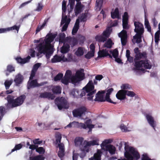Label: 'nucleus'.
<instances>
[{
    "label": "nucleus",
    "mask_w": 160,
    "mask_h": 160,
    "mask_svg": "<svg viewBox=\"0 0 160 160\" xmlns=\"http://www.w3.org/2000/svg\"><path fill=\"white\" fill-rule=\"evenodd\" d=\"M66 2L65 0H63L62 2V15L64 16L65 15V12L66 11Z\"/></svg>",
    "instance_id": "47"
},
{
    "label": "nucleus",
    "mask_w": 160,
    "mask_h": 160,
    "mask_svg": "<svg viewBox=\"0 0 160 160\" xmlns=\"http://www.w3.org/2000/svg\"><path fill=\"white\" fill-rule=\"evenodd\" d=\"M5 109L3 106H0V121H1L5 114Z\"/></svg>",
    "instance_id": "48"
},
{
    "label": "nucleus",
    "mask_w": 160,
    "mask_h": 160,
    "mask_svg": "<svg viewBox=\"0 0 160 160\" xmlns=\"http://www.w3.org/2000/svg\"><path fill=\"white\" fill-rule=\"evenodd\" d=\"M36 151L40 154H44L45 152V149L42 147H39L37 148Z\"/></svg>",
    "instance_id": "53"
},
{
    "label": "nucleus",
    "mask_w": 160,
    "mask_h": 160,
    "mask_svg": "<svg viewBox=\"0 0 160 160\" xmlns=\"http://www.w3.org/2000/svg\"><path fill=\"white\" fill-rule=\"evenodd\" d=\"M92 121L91 119L87 120L85 122L86 128H88L90 129H91L94 127V125L92 124Z\"/></svg>",
    "instance_id": "38"
},
{
    "label": "nucleus",
    "mask_w": 160,
    "mask_h": 160,
    "mask_svg": "<svg viewBox=\"0 0 160 160\" xmlns=\"http://www.w3.org/2000/svg\"><path fill=\"white\" fill-rule=\"evenodd\" d=\"M22 145L21 143L16 145L15 146L14 148L12 150L11 152H12L16 150H19L22 148Z\"/></svg>",
    "instance_id": "62"
},
{
    "label": "nucleus",
    "mask_w": 160,
    "mask_h": 160,
    "mask_svg": "<svg viewBox=\"0 0 160 160\" xmlns=\"http://www.w3.org/2000/svg\"><path fill=\"white\" fill-rule=\"evenodd\" d=\"M144 25L145 28H147V31L150 33L152 32V29L149 22L147 18H145Z\"/></svg>",
    "instance_id": "36"
},
{
    "label": "nucleus",
    "mask_w": 160,
    "mask_h": 160,
    "mask_svg": "<svg viewBox=\"0 0 160 160\" xmlns=\"http://www.w3.org/2000/svg\"><path fill=\"white\" fill-rule=\"evenodd\" d=\"M103 0H97L96 2V6L97 7L96 9H97L98 8V10H100L103 3Z\"/></svg>",
    "instance_id": "43"
},
{
    "label": "nucleus",
    "mask_w": 160,
    "mask_h": 160,
    "mask_svg": "<svg viewBox=\"0 0 160 160\" xmlns=\"http://www.w3.org/2000/svg\"><path fill=\"white\" fill-rule=\"evenodd\" d=\"M105 99V101H106L109 103H113L114 104H116L117 103L116 102H113L112 101L110 98V95L106 94Z\"/></svg>",
    "instance_id": "61"
},
{
    "label": "nucleus",
    "mask_w": 160,
    "mask_h": 160,
    "mask_svg": "<svg viewBox=\"0 0 160 160\" xmlns=\"http://www.w3.org/2000/svg\"><path fill=\"white\" fill-rule=\"evenodd\" d=\"M75 123V127H77L78 128H80V129L83 128V129H86V125L83 123H79L78 122H74V123Z\"/></svg>",
    "instance_id": "40"
},
{
    "label": "nucleus",
    "mask_w": 160,
    "mask_h": 160,
    "mask_svg": "<svg viewBox=\"0 0 160 160\" xmlns=\"http://www.w3.org/2000/svg\"><path fill=\"white\" fill-rule=\"evenodd\" d=\"M59 41L60 43H65L66 35L64 33H61L59 35Z\"/></svg>",
    "instance_id": "42"
},
{
    "label": "nucleus",
    "mask_w": 160,
    "mask_h": 160,
    "mask_svg": "<svg viewBox=\"0 0 160 160\" xmlns=\"http://www.w3.org/2000/svg\"><path fill=\"white\" fill-rule=\"evenodd\" d=\"M43 7V6L42 5V2H40L38 3V6L34 11L40 12L42 9Z\"/></svg>",
    "instance_id": "51"
},
{
    "label": "nucleus",
    "mask_w": 160,
    "mask_h": 160,
    "mask_svg": "<svg viewBox=\"0 0 160 160\" xmlns=\"http://www.w3.org/2000/svg\"><path fill=\"white\" fill-rule=\"evenodd\" d=\"M125 93L126 95L131 97H134L136 95V94L133 92L127 90H125Z\"/></svg>",
    "instance_id": "55"
},
{
    "label": "nucleus",
    "mask_w": 160,
    "mask_h": 160,
    "mask_svg": "<svg viewBox=\"0 0 160 160\" xmlns=\"http://www.w3.org/2000/svg\"><path fill=\"white\" fill-rule=\"evenodd\" d=\"M83 71V69H81L80 70L77 71L75 74V75L81 80L83 79L84 76V73L82 72Z\"/></svg>",
    "instance_id": "29"
},
{
    "label": "nucleus",
    "mask_w": 160,
    "mask_h": 160,
    "mask_svg": "<svg viewBox=\"0 0 160 160\" xmlns=\"http://www.w3.org/2000/svg\"><path fill=\"white\" fill-rule=\"evenodd\" d=\"M138 60H134V66L136 68H140L143 67L145 69H150L152 66L148 62V60H141L138 61Z\"/></svg>",
    "instance_id": "6"
},
{
    "label": "nucleus",
    "mask_w": 160,
    "mask_h": 160,
    "mask_svg": "<svg viewBox=\"0 0 160 160\" xmlns=\"http://www.w3.org/2000/svg\"><path fill=\"white\" fill-rule=\"evenodd\" d=\"M124 157L126 158H123L122 160H138L140 158V155L138 151L134 148L129 146L127 145L126 142H125Z\"/></svg>",
    "instance_id": "1"
},
{
    "label": "nucleus",
    "mask_w": 160,
    "mask_h": 160,
    "mask_svg": "<svg viewBox=\"0 0 160 160\" xmlns=\"http://www.w3.org/2000/svg\"><path fill=\"white\" fill-rule=\"evenodd\" d=\"M70 45L69 44L63 43V46L61 48V52L63 54H65L68 52L70 50Z\"/></svg>",
    "instance_id": "22"
},
{
    "label": "nucleus",
    "mask_w": 160,
    "mask_h": 160,
    "mask_svg": "<svg viewBox=\"0 0 160 160\" xmlns=\"http://www.w3.org/2000/svg\"><path fill=\"white\" fill-rule=\"evenodd\" d=\"M55 103L59 110L62 109H67L69 107V104L67 100L63 97L56 98L55 99Z\"/></svg>",
    "instance_id": "5"
},
{
    "label": "nucleus",
    "mask_w": 160,
    "mask_h": 160,
    "mask_svg": "<svg viewBox=\"0 0 160 160\" xmlns=\"http://www.w3.org/2000/svg\"><path fill=\"white\" fill-rule=\"evenodd\" d=\"M53 48H52L51 49L48 50V51L46 52L45 53V54L47 59H49L52 54L53 53Z\"/></svg>",
    "instance_id": "50"
},
{
    "label": "nucleus",
    "mask_w": 160,
    "mask_h": 160,
    "mask_svg": "<svg viewBox=\"0 0 160 160\" xmlns=\"http://www.w3.org/2000/svg\"><path fill=\"white\" fill-rule=\"evenodd\" d=\"M15 70V68L12 65H9L7 66V69L5 71V74L7 76H8L10 73L12 72Z\"/></svg>",
    "instance_id": "31"
},
{
    "label": "nucleus",
    "mask_w": 160,
    "mask_h": 160,
    "mask_svg": "<svg viewBox=\"0 0 160 160\" xmlns=\"http://www.w3.org/2000/svg\"><path fill=\"white\" fill-rule=\"evenodd\" d=\"M23 79V76L20 73L18 74L16 76L14 81L16 85L18 86L19 84H21Z\"/></svg>",
    "instance_id": "19"
},
{
    "label": "nucleus",
    "mask_w": 160,
    "mask_h": 160,
    "mask_svg": "<svg viewBox=\"0 0 160 160\" xmlns=\"http://www.w3.org/2000/svg\"><path fill=\"white\" fill-rule=\"evenodd\" d=\"M94 54L91 52H89L85 55V57L86 58L88 59L93 57L94 56Z\"/></svg>",
    "instance_id": "63"
},
{
    "label": "nucleus",
    "mask_w": 160,
    "mask_h": 160,
    "mask_svg": "<svg viewBox=\"0 0 160 160\" xmlns=\"http://www.w3.org/2000/svg\"><path fill=\"white\" fill-rule=\"evenodd\" d=\"M46 23V22L45 21L43 22L42 25L41 26H38L37 27L36 30V34L39 32L45 26Z\"/></svg>",
    "instance_id": "54"
},
{
    "label": "nucleus",
    "mask_w": 160,
    "mask_h": 160,
    "mask_svg": "<svg viewBox=\"0 0 160 160\" xmlns=\"http://www.w3.org/2000/svg\"><path fill=\"white\" fill-rule=\"evenodd\" d=\"M12 82V80H6L4 82V85L5 86L6 89H9L10 86L11 85Z\"/></svg>",
    "instance_id": "60"
},
{
    "label": "nucleus",
    "mask_w": 160,
    "mask_h": 160,
    "mask_svg": "<svg viewBox=\"0 0 160 160\" xmlns=\"http://www.w3.org/2000/svg\"><path fill=\"white\" fill-rule=\"evenodd\" d=\"M118 36L121 38L127 37V32L124 30H123L118 34Z\"/></svg>",
    "instance_id": "56"
},
{
    "label": "nucleus",
    "mask_w": 160,
    "mask_h": 160,
    "mask_svg": "<svg viewBox=\"0 0 160 160\" xmlns=\"http://www.w3.org/2000/svg\"><path fill=\"white\" fill-rule=\"evenodd\" d=\"M84 51L82 48L81 47H79L78 48L77 50L75 52V54L76 56L78 57L81 56L83 55Z\"/></svg>",
    "instance_id": "39"
},
{
    "label": "nucleus",
    "mask_w": 160,
    "mask_h": 160,
    "mask_svg": "<svg viewBox=\"0 0 160 160\" xmlns=\"http://www.w3.org/2000/svg\"><path fill=\"white\" fill-rule=\"evenodd\" d=\"M160 31H157L155 34V41L156 43H158L160 38Z\"/></svg>",
    "instance_id": "57"
},
{
    "label": "nucleus",
    "mask_w": 160,
    "mask_h": 160,
    "mask_svg": "<svg viewBox=\"0 0 160 160\" xmlns=\"http://www.w3.org/2000/svg\"><path fill=\"white\" fill-rule=\"evenodd\" d=\"M84 139L82 137H78L76 138L75 140V144L76 146H79L81 151H84L82 149L84 148V146L86 144V143L83 142Z\"/></svg>",
    "instance_id": "12"
},
{
    "label": "nucleus",
    "mask_w": 160,
    "mask_h": 160,
    "mask_svg": "<svg viewBox=\"0 0 160 160\" xmlns=\"http://www.w3.org/2000/svg\"><path fill=\"white\" fill-rule=\"evenodd\" d=\"M75 0H69V4L70 5V8L68 9V15L70 17V13L73 10L75 4Z\"/></svg>",
    "instance_id": "27"
},
{
    "label": "nucleus",
    "mask_w": 160,
    "mask_h": 160,
    "mask_svg": "<svg viewBox=\"0 0 160 160\" xmlns=\"http://www.w3.org/2000/svg\"><path fill=\"white\" fill-rule=\"evenodd\" d=\"M134 24L135 27L134 31L136 34L133 37L132 41L134 44L135 42L139 43L142 42V38L143 37L144 26L142 23L138 22L135 21Z\"/></svg>",
    "instance_id": "2"
},
{
    "label": "nucleus",
    "mask_w": 160,
    "mask_h": 160,
    "mask_svg": "<svg viewBox=\"0 0 160 160\" xmlns=\"http://www.w3.org/2000/svg\"><path fill=\"white\" fill-rule=\"evenodd\" d=\"M106 150L108 151L111 154H115L116 148L113 145L111 144L108 145L106 146Z\"/></svg>",
    "instance_id": "26"
},
{
    "label": "nucleus",
    "mask_w": 160,
    "mask_h": 160,
    "mask_svg": "<svg viewBox=\"0 0 160 160\" xmlns=\"http://www.w3.org/2000/svg\"><path fill=\"white\" fill-rule=\"evenodd\" d=\"M70 78H68V77H66V76H64V77L62 78L61 80V82L65 85H67L70 82Z\"/></svg>",
    "instance_id": "44"
},
{
    "label": "nucleus",
    "mask_w": 160,
    "mask_h": 160,
    "mask_svg": "<svg viewBox=\"0 0 160 160\" xmlns=\"http://www.w3.org/2000/svg\"><path fill=\"white\" fill-rule=\"evenodd\" d=\"M114 43L112 42L111 38H109L107 42H106L103 45L104 47L107 48H110L112 47Z\"/></svg>",
    "instance_id": "33"
},
{
    "label": "nucleus",
    "mask_w": 160,
    "mask_h": 160,
    "mask_svg": "<svg viewBox=\"0 0 160 160\" xmlns=\"http://www.w3.org/2000/svg\"><path fill=\"white\" fill-rule=\"evenodd\" d=\"M95 39L97 41L99 42H104L107 40L106 38L103 37L102 34L96 35L95 37Z\"/></svg>",
    "instance_id": "34"
},
{
    "label": "nucleus",
    "mask_w": 160,
    "mask_h": 160,
    "mask_svg": "<svg viewBox=\"0 0 160 160\" xmlns=\"http://www.w3.org/2000/svg\"><path fill=\"white\" fill-rule=\"evenodd\" d=\"M57 35V34H48L47 35V38L44 40L45 44L49 47L50 48H53V46L51 44V43L53 41Z\"/></svg>",
    "instance_id": "9"
},
{
    "label": "nucleus",
    "mask_w": 160,
    "mask_h": 160,
    "mask_svg": "<svg viewBox=\"0 0 160 160\" xmlns=\"http://www.w3.org/2000/svg\"><path fill=\"white\" fill-rule=\"evenodd\" d=\"M110 52L112 54L113 57L115 58H116L118 56V52L116 49H114L113 51H112L111 50L110 51Z\"/></svg>",
    "instance_id": "59"
},
{
    "label": "nucleus",
    "mask_w": 160,
    "mask_h": 160,
    "mask_svg": "<svg viewBox=\"0 0 160 160\" xmlns=\"http://www.w3.org/2000/svg\"><path fill=\"white\" fill-rule=\"evenodd\" d=\"M71 81L73 83H76L81 81V80L75 75V76H73L71 78Z\"/></svg>",
    "instance_id": "58"
},
{
    "label": "nucleus",
    "mask_w": 160,
    "mask_h": 160,
    "mask_svg": "<svg viewBox=\"0 0 160 160\" xmlns=\"http://www.w3.org/2000/svg\"><path fill=\"white\" fill-rule=\"evenodd\" d=\"M63 77V74L61 73H59L54 77V80L55 81L61 80Z\"/></svg>",
    "instance_id": "52"
},
{
    "label": "nucleus",
    "mask_w": 160,
    "mask_h": 160,
    "mask_svg": "<svg viewBox=\"0 0 160 160\" xmlns=\"http://www.w3.org/2000/svg\"><path fill=\"white\" fill-rule=\"evenodd\" d=\"M105 92L104 91L100 92L99 91L96 95V98L94 99L95 101H98V102H104L105 100L104 98V95Z\"/></svg>",
    "instance_id": "14"
},
{
    "label": "nucleus",
    "mask_w": 160,
    "mask_h": 160,
    "mask_svg": "<svg viewBox=\"0 0 160 160\" xmlns=\"http://www.w3.org/2000/svg\"><path fill=\"white\" fill-rule=\"evenodd\" d=\"M30 160H44V158L42 155H38L35 157H30Z\"/></svg>",
    "instance_id": "46"
},
{
    "label": "nucleus",
    "mask_w": 160,
    "mask_h": 160,
    "mask_svg": "<svg viewBox=\"0 0 160 160\" xmlns=\"http://www.w3.org/2000/svg\"><path fill=\"white\" fill-rule=\"evenodd\" d=\"M111 17L113 19L119 18V13L118 8H116L113 12H111Z\"/></svg>",
    "instance_id": "28"
},
{
    "label": "nucleus",
    "mask_w": 160,
    "mask_h": 160,
    "mask_svg": "<svg viewBox=\"0 0 160 160\" xmlns=\"http://www.w3.org/2000/svg\"><path fill=\"white\" fill-rule=\"evenodd\" d=\"M121 88L123 90H126V89L130 90L132 88L130 85L128 84H122L121 86Z\"/></svg>",
    "instance_id": "49"
},
{
    "label": "nucleus",
    "mask_w": 160,
    "mask_h": 160,
    "mask_svg": "<svg viewBox=\"0 0 160 160\" xmlns=\"http://www.w3.org/2000/svg\"><path fill=\"white\" fill-rule=\"evenodd\" d=\"M84 7V5L82 4L81 2L77 3L74 9L75 15H77L81 12Z\"/></svg>",
    "instance_id": "18"
},
{
    "label": "nucleus",
    "mask_w": 160,
    "mask_h": 160,
    "mask_svg": "<svg viewBox=\"0 0 160 160\" xmlns=\"http://www.w3.org/2000/svg\"><path fill=\"white\" fill-rule=\"evenodd\" d=\"M108 55V51L107 49H103L99 51L98 52V56L100 58L105 57Z\"/></svg>",
    "instance_id": "30"
},
{
    "label": "nucleus",
    "mask_w": 160,
    "mask_h": 160,
    "mask_svg": "<svg viewBox=\"0 0 160 160\" xmlns=\"http://www.w3.org/2000/svg\"><path fill=\"white\" fill-rule=\"evenodd\" d=\"M69 43L72 47H73L78 44V41L77 38H73L70 39Z\"/></svg>",
    "instance_id": "37"
},
{
    "label": "nucleus",
    "mask_w": 160,
    "mask_h": 160,
    "mask_svg": "<svg viewBox=\"0 0 160 160\" xmlns=\"http://www.w3.org/2000/svg\"><path fill=\"white\" fill-rule=\"evenodd\" d=\"M112 142V140L110 139L105 140L101 144V147L102 149H104L106 146H107L108 144Z\"/></svg>",
    "instance_id": "41"
},
{
    "label": "nucleus",
    "mask_w": 160,
    "mask_h": 160,
    "mask_svg": "<svg viewBox=\"0 0 160 160\" xmlns=\"http://www.w3.org/2000/svg\"><path fill=\"white\" fill-rule=\"evenodd\" d=\"M79 27V20L77 19L72 30V34L74 35L78 31Z\"/></svg>",
    "instance_id": "25"
},
{
    "label": "nucleus",
    "mask_w": 160,
    "mask_h": 160,
    "mask_svg": "<svg viewBox=\"0 0 160 160\" xmlns=\"http://www.w3.org/2000/svg\"><path fill=\"white\" fill-rule=\"evenodd\" d=\"M30 58L31 57L29 56H28V57L25 58L23 59L21 57H17L16 58V59L18 63L21 64H24L28 62Z\"/></svg>",
    "instance_id": "23"
},
{
    "label": "nucleus",
    "mask_w": 160,
    "mask_h": 160,
    "mask_svg": "<svg viewBox=\"0 0 160 160\" xmlns=\"http://www.w3.org/2000/svg\"><path fill=\"white\" fill-rule=\"evenodd\" d=\"M52 91L55 94H59L61 92V88L59 86H56L53 88L52 89Z\"/></svg>",
    "instance_id": "45"
},
{
    "label": "nucleus",
    "mask_w": 160,
    "mask_h": 160,
    "mask_svg": "<svg viewBox=\"0 0 160 160\" xmlns=\"http://www.w3.org/2000/svg\"><path fill=\"white\" fill-rule=\"evenodd\" d=\"M141 160H152L151 159L149 158L147 154L145 153L143 154L142 156Z\"/></svg>",
    "instance_id": "64"
},
{
    "label": "nucleus",
    "mask_w": 160,
    "mask_h": 160,
    "mask_svg": "<svg viewBox=\"0 0 160 160\" xmlns=\"http://www.w3.org/2000/svg\"><path fill=\"white\" fill-rule=\"evenodd\" d=\"M99 140L97 139L93 140L92 141H88L86 140L84 141V143H86V144L84 146V149H82V150L84 151H86V152H89V149L88 147L90 146H94L95 145H99Z\"/></svg>",
    "instance_id": "10"
},
{
    "label": "nucleus",
    "mask_w": 160,
    "mask_h": 160,
    "mask_svg": "<svg viewBox=\"0 0 160 160\" xmlns=\"http://www.w3.org/2000/svg\"><path fill=\"white\" fill-rule=\"evenodd\" d=\"M62 15V19L61 20V24H63L65 23V24L68 25L70 23L71 21V19L70 18H67V16L66 15Z\"/></svg>",
    "instance_id": "35"
},
{
    "label": "nucleus",
    "mask_w": 160,
    "mask_h": 160,
    "mask_svg": "<svg viewBox=\"0 0 160 160\" xmlns=\"http://www.w3.org/2000/svg\"><path fill=\"white\" fill-rule=\"evenodd\" d=\"M62 60L61 56H58L57 55H54L53 58L51 59V62L52 63H54L61 62Z\"/></svg>",
    "instance_id": "32"
},
{
    "label": "nucleus",
    "mask_w": 160,
    "mask_h": 160,
    "mask_svg": "<svg viewBox=\"0 0 160 160\" xmlns=\"http://www.w3.org/2000/svg\"><path fill=\"white\" fill-rule=\"evenodd\" d=\"M146 117L149 124L154 130H155V127L156 126V122L154 121V118L151 115L149 114H146Z\"/></svg>",
    "instance_id": "13"
},
{
    "label": "nucleus",
    "mask_w": 160,
    "mask_h": 160,
    "mask_svg": "<svg viewBox=\"0 0 160 160\" xmlns=\"http://www.w3.org/2000/svg\"><path fill=\"white\" fill-rule=\"evenodd\" d=\"M39 97L42 98H47L49 100H53L55 98L54 95L53 94L48 92L41 93Z\"/></svg>",
    "instance_id": "15"
},
{
    "label": "nucleus",
    "mask_w": 160,
    "mask_h": 160,
    "mask_svg": "<svg viewBox=\"0 0 160 160\" xmlns=\"http://www.w3.org/2000/svg\"><path fill=\"white\" fill-rule=\"evenodd\" d=\"M31 81H28L27 84V88L30 89L31 88H34L36 87H39L40 86H43L46 84V82H43L38 83L37 79L31 80Z\"/></svg>",
    "instance_id": "8"
},
{
    "label": "nucleus",
    "mask_w": 160,
    "mask_h": 160,
    "mask_svg": "<svg viewBox=\"0 0 160 160\" xmlns=\"http://www.w3.org/2000/svg\"><path fill=\"white\" fill-rule=\"evenodd\" d=\"M112 32V29L110 27H108L106 28V29L103 31L102 34L103 37L106 38L107 40L111 34Z\"/></svg>",
    "instance_id": "24"
},
{
    "label": "nucleus",
    "mask_w": 160,
    "mask_h": 160,
    "mask_svg": "<svg viewBox=\"0 0 160 160\" xmlns=\"http://www.w3.org/2000/svg\"><path fill=\"white\" fill-rule=\"evenodd\" d=\"M146 59L147 58V54L145 52H143L135 54L134 60H140L142 58Z\"/></svg>",
    "instance_id": "21"
},
{
    "label": "nucleus",
    "mask_w": 160,
    "mask_h": 160,
    "mask_svg": "<svg viewBox=\"0 0 160 160\" xmlns=\"http://www.w3.org/2000/svg\"><path fill=\"white\" fill-rule=\"evenodd\" d=\"M116 97L119 100L124 99L126 98L125 90H119L116 94Z\"/></svg>",
    "instance_id": "17"
},
{
    "label": "nucleus",
    "mask_w": 160,
    "mask_h": 160,
    "mask_svg": "<svg viewBox=\"0 0 160 160\" xmlns=\"http://www.w3.org/2000/svg\"><path fill=\"white\" fill-rule=\"evenodd\" d=\"M101 151L98 150L96 153L94 154L93 157L89 158V160H101Z\"/></svg>",
    "instance_id": "20"
},
{
    "label": "nucleus",
    "mask_w": 160,
    "mask_h": 160,
    "mask_svg": "<svg viewBox=\"0 0 160 160\" xmlns=\"http://www.w3.org/2000/svg\"><path fill=\"white\" fill-rule=\"evenodd\" d=\"M20 27V25L17 26L15 25L12 27L8 28H0V33L6 32L8 31L14 30H16L17 31V32H18L19 30Z\"/></svg>",
    "instance_id": "16"
},
{
    "label": "nucleus",
    "mask_w": 160,
    "mask_h": 160,
    "mask_svg": "<svg viewBox=\"0 0 160 160\" xmlns=\"http://www.w3.org/2000/svg\"><path fill=\"white\" fill-rule=\"evenodd\" d=\"M26 98L25 95H22L14 99V96L8 95L7 97L8 102L7 107L12 108L21 105L24 102Z\"/></svg>",
    "instance_id": "3"
},
{
    "label": "nucleus",
    "mask_w": 160,
    "mask_h": 160,
    "mask_svg": "<svg viewBox=\"0 0 160 160\" xmlns=\"http://www.w3.org/2000/svg\"><path fill=\"white\" fill-rule=\"evenodd\" d=\"M37 48L38 52L41 54L43 53L44 54H45L48 50L51 49L49 47L42 42L39 43L37 46Z\"/></svg>",
    "instance_id": "11"
},
{
    "label": "nucleus",
    "mask_w": 160,
    "mask_h": 160,
    "mask_svg": "<svg viewBox=\"0 0 160 160\" xmlns=\"http://www.w3.org/2000/svg\"><path fill=\"white\" fill-rule=\"evenodd\" d=\"M86 92L88 93L87 96H88L87 99L89 100H92L94 94L96 92V90L94 89V86L92 80H90L87 85L83 88Z\"/></svg>",
    "instance_id": "4"
},
{
    "label": "nucleus",
    "mask_w": 160,
    "mask_h": 160,
    "mask_svg": "<svg viewBox=\"0 0 160 160\" xmlns=\"http://www.w3.org/2000/svg\"><path fill=\"white\" fill-rule=\"evenodd\" d=\"M87 109L84 106L81 107L72 111V114L74 117H80L83 114L85 115Z\"/></svg>",
    "instance_id": "7"
}]
</instances>
